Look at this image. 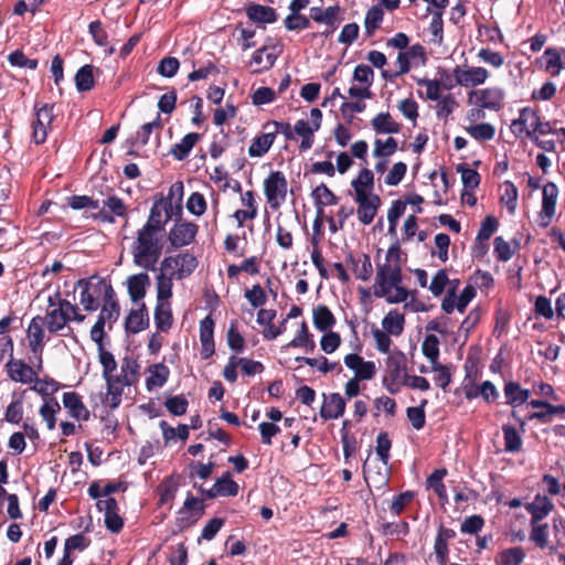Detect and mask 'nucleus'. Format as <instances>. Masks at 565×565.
Listing matches in <instances>:
<instances>
[{
  "instance_id": "a19ab883",
  "label": "nucleus",
  "mask_w": 565,
  "mask_h": 565,
  "mask_svg": "<svg viewBox=\"0 0 565 565\" xmlns=\"http://www.w3.org/2000/svg\"><path fill=\"white\" fill-rule=\"evenodd\" d=\"M317 130L312 129V126L308 120L300 119L294 126L295 135L301 137L300 149L308 150L313 145V135Z\"/></svg>"
},
{
  "instance_id": "f8f14e48",
  "label": "nucleus",
  "mask_w": 565,
  "mask_h": 565,
  "mask_svg": "<svg viewBox=\"0 0 565 565\" xmlns=\"http://www.w3.org/2000/svg\"><path fill=\"white\" fill-rule=\"evenodd\" d=\"M537 114L532 108L525 107L520 110L519 117L511 124L512 134L518 137H527L533 141H537L535 136V122Z\"/></svg>"
},
{
  "instance_id": "4be33fe9",
  "label": "nucleus",
  "mask_w": 565,
  "mask_h": 565,
  "mask_svg": "<svg viewBox=\"0 0 565 565\" xmlns=\"http://www.w3.org/2000/svg\"><path fill=\"white\" fill-rule=\"evenodd\" d=\"M209 499L221 497H234L238 493V484L232 479L230 472L224 473L216 480L214 486L209 490H202Z\"/></svg>"
},
{
  "instance_id": "ea45409f",
  "label": "nucleus",
  "mask_w": 565,
  "mask_h": 565,
  "mask_svg": "<svg viewBox=\"0 0 565 565\" xmlns=\"http://www.w3.org/2000/svg\"><path fill=\"white\" fill-rule=\"evenodd\" d=\"M76 288L81 290L79 302L87 311H95L98 308V301L92 292V284L88 280L81 279L76 282Z\"/></svg>"
},
{
  "instance_id": "f3484780",
  "label": "nucleus",
  "mask_w": 565,
  "mask_h": 565,
  "mask_svg": "<svg viewBox=\"0 0 565 565\" xmlns=\"http://www.w3.org/2000/svg\"><path fill=\"white\" fill-rule=\"evenodd\" d=\"M97 508L104 513L105 524L109 531L117 533L122 529L124 521L118 514V505L115 499H99Z\"/></svg>"
},
{
  "instance_id": "7c9ffc66",
  "label": "nucleus",
  "mask_w": 565,
  "mask_h": 565,
  "mask_svg": "<svg viewBox=\"0 0 565 565\" xmlns=\"http://www.w3.org/2000/svg\"><path fill=\"white\" fill-rule=\"evenodd\" d=\"M148 377L146 380V385L148 391H151L154 387H162L170 375V371L167 365L163 363L152 364L148 367Z\"/></svg>"
},
{
  "instance_id": "79ce46f5",
  "label": "nucleus",
  "mask_w": 565,
  "mask_h": 565,
  "mask_svg": "<svg viewBox=\"0 0 565 565\" xmlns=\"http://www.w3.org/2000/svg\"><path fill=\"white\" fill-rule=\"evenodd\" d=\"M466 131L471 138L479 142L492 140L495 135V128L490 122L470 125L466 127Z\"/></svg>"
},
{
  "instance_id": "bb28decb",
  "label": "nucleus",
  "mask_w": 565,
  "mask_h": 565,
  "mask_svg": "<svg viewBox=\"0 0 565 565\" xmlns=\"http://www.w3.org/2000/svg\"><path fill=\"white\" fill-rule=\"evenodd\" d=\"M150 285V277L147 273H139L128 277L127 287L132 301L137 302L146 296L147 287Z\"/></svg>"
},
{
  "instance_id": "052dcab7",
  "label": "nucleus",
  "mask_w": 565,
  "mask_h": 565,
  "mask_svg": "<svg viewBox=\"0 0 565 565\" xmlns=\"http://www.w3.org/2000/svg\"><path fill=\"white\" fill-rule=\"evenodd\" d=\"M383 15H384L383 10L377 6L372 7L366 12L365 20H364V28H365L367 35H372L375 32V30L380 28V25L383 21Z\"/></svg>"
},
{
  "instance_id": "423d86ee",
  "label": "nucleus",
  "mask_w": 565,
  "mask_h": 565,
  "mask_svg": "<svg viewBox=\"0 0 565 565\" xmlns=\"http://www.w3.org/2000/svg\"><path fill=\"white\" fill-rule=\"evenodd\" d=\"M264 194L269 207L280 209L288 194V181L281 171H271L264 180Z\"/></svg>"
},
{
  "instance_id": "b1692460",
  "label": "nucleus",
  "mask_w": 565,
  "mask_h": 565,
  "mask_svg": "<svg viewBox=\"0 0 565 565\" xmlns=\"http://www.w3.org/2000/svg\"><path fill=\"white\" fill-rule=\"evenodd\" d=\"M524 507L531 514V521H541L553 511L554 503L545 494L537 493L533 500L525 503Z\"/></svg>"
},
{
  "instance_id": "2f4dec72",
  "label": "nucleus",
  "mask_w": 565,
  "mask_h": 565,
  "mask_svg": "<svg viewBox=\"0 0 565 565\" xmlns=\"http://www.w3.org/2000/svg\"><path fill=\"white\" fill-rule=\"evenodd\" d=\"M500 203L503 204L509 214L513 215L516 211V203L519 191L516 186L511 181H504L500 188Z\"/></svg>"
},
{
  "instance_id": "4468645a",
  "label": "nucleus",
  "mask_w": 565,
  "mask_h": 565,
  "mask_svg": "<svg viewBox=\"0 0 565 565\" xmlns=\"http://www.w3.org/2000/svg\"><path fill=\"white\" fill-rule=\"evenodd\" d=\"M475 296L476 289L471 285L466 286L460 295L455 294L454 287L447 290V295L441 302V309L447 313H451L454 310L463 312Z\"/></svg>"
},
{
  "instance_id": "a18cd8bd",
  "label": "nucleus",
  "mask_w": 565,
  "mask_h": 565,
  "mask_svg": "<svg viewBox=\"0 0 565 565\" xmlns=\"http://www.w3.org/2000/svg\"><path fill=\"white\" fill-rule=\"evenodd\" d=\"M530 540L540 548L547 547L548 525L546 523H541V521H530Z\"/></svg>"
},
{
  "instance_id": "ddd939ff",
  "label": "nucleus",
  "mask_w": 565,
  "mask_h": 565,
  "mask_svg": "<svg viewBox=\"0 0 565 565\" xmlns=\"http://www.w3.org/2000/svg\"><path fill=\"white\" fill-rule=\"evenodd\" d=\"M354 202L358 204L356 215L359 221L369 225L373 222L379 207L381 206V199L377 194L369 193L353 196Z\"/></svg>"
},
{
  "instance_id": "de8ad7c7",
  "label": "nucleus",
  "mask_w": 565,
  "mask_h": 565,
  "mask_svg": "<svg viewBox=\"0 0 565 565\" xmlns=\"http://www.w3.org/2000/svg\"><path fill=\"white\" fill-rule=\"evenodd\" d=\"M61 409L58 402L55 398L46 399L40 407V415L46 423L47 429L53 430L55 428L56 413Z\"/></svg>"
},
{
  "instance_id": "9d476101",
  "label": "nucleus",
  "mask_w": 565,
  "mask_h": 565,
  "mask_svg": "<svg viewBox=\"0 0 565 565\" xmlns=\"http://www.w3.org/2000/svg\"><path fill=\"white\" fill-rule=\"evenodd\" d=\"M53 118V105L44 104L41 107L35 106V119L32 122V138L35 143L40 145L46 140Z\"/></svg>"
},
{
  "instance_id": "c85d7f7f",
  "label": "nucleus",
  "mask_w": 565,
  "mask_h": 565,
  "mask_svg": "<svg viewBox=\"0 0 565 565\" xmlns=\"http://www.w3.org/2000/svg\"><path fill=\"white\" fill-rule=\"evenodd\" d=\"M354 195L369 194L374 192V173L363 168L356 178L351 181Z\"/></svg>"
},
{
  "instance_id": "603ef678",
  "label": "nucleus",
  "mask_w": 565,
  "mask_h": 565,
  "mask_svg": "<svg viewBox=\"0 0 565 565\" xmlns=\"http://www.w3.org/2000/svg\"><path fill=\"white\" fill-rule=\"evenodd\" d=\"M504 448L508 452H516L522 447V438L516 429L510 425H503Z\"/></svg>"
},
{
  "instance_id": "473e14b6",
  "label": "nucleus",
  "mask_w": 565,
  "mask_h": 565,
  "mask_svg": "<svg viewBox=\"0 0 565 565\" xmlns=\"http://www.w3.org/2000/svg\"><path fill=\"white\" fill-rule=\"evenodd\" d=\"M313 324L319 331H328L335 324L334 315L327 306H317L312 311Z\"/></svg>"
},
{
  "instance_id": "2eb2a0df",
  "label": "nucleus",
  "mask_w": 565,
  "mask_h": 565,
  "mask_svg": "<svg viewBox=\"0 0 565 565\" xmlns=\"http://www.w3.org/2000/svg\"><path fill=\"white\" fill-rule=\"evenodd\" d=\"M344 364L354 373L355 380L371 381L376 374V365L373 361H365L361 355L350 353L344 356Z\"/></svg>"
},
{
  "instance_id": "f257e3e1",
  "label": "nucleus",
  "mask_w": 565,
  "mask_h": 565,
  "mask_svg": "<svg viewBox=\"0 0 565 565\" xmlns=\"http://www.w3.org/2000/svg\"><path fill=\"white\" fill-rule=\"evenodd\" d=\"M169 204L152 205L146 224L136 233L130 253L136 266L154 270L164 247V225L170 220Z\"/></svg>"
},
{
  "instance_id": "9b49d317",
  "label": "nucleus",
  "mask_w": 565,
  "mask_h": 565,
  "mask_svg": "<svg viewBox=\"0 0 565 565\" xmlns=\"http://www.w3.org/2000/svg\"><path fill=\"white\" fill-rule=\"evenodd\" d=\"M490 74L487 68L480 66H456L454 68V77L461 87H476L482 85Z\"/></svg>"
},
{
  "instance_id": "37998d69",
  "label": "nucleus",
  "mask_w": 565,
  "mask_h": 565,
  "mask_svg": "<svg viewBox=\"0 0 565 565\" xmlns=\"http://www.w3.org/2000/svg\"><path fill=\"white\" fill-rule=\"evenodd\" d=\"M199 140V134L190 132L185 135L180 142L175 143L171 149V154L178 159L183 160L186 158Z\"/></svg>"
},
{
  "instance_id": "13d9d810",
  "label": "nucleus",
  "mask_w": 565,
  "mask_h": 565,
  "mask_svg": "<svg viewBox=\"0 0 565 565\" xmlns=\"http://www.w3.org/2000/svg\"><path fill=\"white\" fill-rule=\"evenodd\" d=\"M545 58V70L552 75H559L563 64L561 60V54L555 49H546L544 52Z\"/></svg>"
},
{
  "instance_id": "5701e85b",
  "label": "nucleus",
  "mask_w": 565,
  "mask_h": 565,
  "mask_svg": "<svg viewBox=\"0 0 565 565\" xmlns=\"http://www.w3.org/2000/svg\"><path fill=\"white\" fill-rule=\"evenodd\" d=\"M345 411V401L339 393L323 395V404L320 409V416L323 419H337Z\"/></svg>"
},
{
  "instance_id": "e2e57ef3",
  "label": "nucleus",
  "mask_w": 565,
  "mask_h": 565,
  "mask_svg": "<svg viewBox=\"0 0 565 565\" xmlns=\"http://www.w3.org/2000/svg\"><path fill=\"white\" fill-rule=\"evenodd\" d=\"M407 172V166L399 161L393 164L387 174L385 175L384 182L386 185L396 186L401 183Z\"/></svg>"
},
{
  "instance_id": "bf43d9fd",
  "label": "nucleus",
  "mask_w": 565,
  "mask_h": 565,
  "mask_svg": "<svg viewBox=\"0 0 565 565\" xmlns=\"http://www.w3.org/2000/svg\"><path fill=\"white\" fill-rule=\"evenodd\" d=\"M423 354L431 362V364L438 363L439 356V341L438 338L434 334H428L425 337L422 343Z\"/></svg>"
},
{
  "instance_id": "49530a36",
  "label": "nucleus",
  "mask_w": 565,
  "mask_h": 565,
  "mask_svg": "<svg viewBox=\"0 0 565 565\" xmlns=\"http://www.w3.org/2000/svg\"><path fill=\"white\" fill-rule=\"evenodd\" d=\"M32 384L30 390L41 395L44 402L52 398L51 396L60 390V384L53 379H39L36 376V380L32 382Z\"/></svg>"
},
{
  "instance_id": "3c124183",
  "label": "nucleus",
  "mask_w": 565,
  "mask_h": 565,
  "mask_svg": "<svg viewBox=\"0 0 565 565\" xmlns=\"http://www.w3.org/2000/svg\"><path fill=\"white\" fill-rule=\"evenodd\" d=\"M525 557V553L522 547L515 546L503 550L499 554V565H520Z\"/></svg>"
},
{
  "instance_id": "69168bd1",
  "label": "nucleus",
  "mask_w": 565,
  "mask_h": 565,
  "mask_svg": "<svg viewBox=\"0 0 565 565\" xmlns=\"http://www.w3.org/2000/svg\"><path fill=\"white\" fill-rule=\"evenodd\" d=\"M147 321L143 310H135L127 317L126 328L130 332L137 333L146 328Z\"/></svg>"
},
{
  "instance_id": "412c9836",
  "label": "nucleus",
  "mask_w": 565,
  "mask_h": 565,
  "mask_svg": "<svg viewBox=\"0 0 565 565\" xmlns=\"http://www.w3.org/2000/svg\"><path fill=\"white\" fill-rule=\"evenodd\" d=\"M7 371L9 377L14 382L32 384V382L36 380L38 372L33 367L23 363L20 360L11 359L7 363Z\"/></svg>"
},
{
  "instance_id": "864d4df0",
  "label": "nucleus",
  "mask_w": 565,
  "mask_h": 565,
  "mask_svg": "<svg viewBox=\"0 0 565 565\" xmlns=\"http://www.w3.org/2000/svg\"><path fill=\"white\" fill-rule=\"evenodd\" d=\"M182 196H183V183L178 181V182H174L170 186L168 198L154 203L153 205L169 204L170 207L168 206V209H169V215L171 217L173 204L180 206Z\"/></svg>"
},
{
  "instance_id": "8fccbe9b",
  "label": "nucleus",
  "mask_w": 565,
  "mask_h": 565,
  "mask_svg": "<svg viewBox=\"0 0 565 565\" xmlns=\"http://www.w3.org/2000/svg\"><path fill=\"white\" fill-rule=\"evenodd\" d=\"M99 347H102V344ZM99 362L103 366V377L105 379L108 388L109 381L115 375L117 363L114 355L103 348H99Z\"/></svg>"
},
{
  "instance_id": "c03bdc74",
  "label": "nucleus",
  "mask_w": 565,
  "mask_h": 565,
  "mask_svg": "<svg viewBox=\"0 0 565 565\" xmlns=\"http://www.w3.org/2000/svg\"><path fill=\"white\" fill-rule=\"evenodd\" d=\"M248 18L258 23H271L276 21V12L270 7L253 4L247 9Z\"/></svg>"
},
{
  "instance_id": "c756f323",
  "label": "nucleus",
  "mask_w": 565,
  "mask_h": 565,
  "mask_svg": "<svg viewBox=\"0 0 565 565\" xmlns=\"http://www.w3.org/2000/svg\"><path fill=\"white\" fill-rule=\"evenodd\" d=\"M405 316L397 310L388 311L382 320V330L392 337H399L404 331Z\"/></svg>"
},
{
  "instance_id": "e433bc0d",
  "label": "nucleus",
  "mask_w": 565,
  "mask_h": 565,
  "mask_svg": "<svg viewBox=\"0 0 565 565\" xmlns=\"http://www.w3.org/2000/svg\"><path fill=\"white\" fill-rule=\"evenodd\" d=\"M557 196H558V189L553 182H550L544 185L543 200H542V213L547 218H552L555 214Z\"/></svg>"
},
{
  "instance_id": "7ed1b4c3",
  "label": "nucleus",
  "mask_w": 565,
  "mask_h": 565,
  "mask_svg": "<svg viewBox=\"0 0 565 565\" xmlns=\"http://www.w3.org/2000/svg\"><path fill=\"white\" fill-rule=\"evenodd\" d=\"M140 366L138 362L126 356L121 360L119 373L115 372V375L109 381V387L104 398V404L111 409L119 406L121 402V395L124 387L134 385L139 379Z\"/></svg>"
},
{
  "instance_id": "20e7f679",
  "label": "nucleus",
  "mask_w": 565,
  "mask_h": 565,
  "mask_svg": "<svg viewBox=\"0 0 565 565\" xmlns=\"http://www.w3.org/2000/svg\"><path fill=\"white\" fill-rule=\"evenodd\" d=\"M407 358L404 352L393 350L385 360L383 386L391 393L397 394L407 376Z\"/></svg>"
},
{
  "instance_id": "cd10ccee",
  "label": "nucleus",
  "mask_w": 565,
  "mask_h": 565,
  "mask_svg": "<svg viewBox=\"0 0 565 565\" xmlns=\"http://www.w3.org/2000/svg\"><path fill=\"white\" fill-rule=\"evenodd\" d=\"M275 141L274 132L270 129H264V131L256 136L248 148V154L253 158L263 157L268 152Z\"/></svg>"
},
{
  "instance_id": "39448f33",
  "label": "nucleus",
  "mask_w": 565,
  "mask_h": 565,
  "mask_svg": "<svg viewBox=\"0 0 565 565\" xmlns=\"http://www.w3.org/2000/svg\"><path fill=\"white\" fill-rule=\"evenodd\" d=\"M47 303L49 306L43 317L44 323L49 332L56 333L63 330L66 323L71 321V312H75V306L62 299L60 292L49 296Z\"/></svg>"
},
{
  "instance_id": "dca6fc26",
  "label": "nucleus",
  "mask_w": 565,
  "mask_h": 565,
  "mask_svg": "<svg viewBox=\"0 0 565 565\" xmlns=\"http://www.w3.org/2000/svg\"><path fill=\"white\" fill-rule=\"evenodd\" d=\"M198 231L196 224L181 221L171 227L168 238L173 247H183L190 245L195 239Z\"/></svg>"
},
{
  "instance_id": "680f3d73",
  "label": "nucleus",
  "mask_w": 565,
  "mask_h": 565,
  "mask_svg": "<svg viewBox=\"0 0 565 565\" xmlns=\"http://www.w3.org/2000/svg\"><path fill=\"white\" fill-rule=\"evenodd\" d=\"M188 211L194 216H201L207 209L204 195L200 192H193L186 201Z\"/></svg>"
},
{
  "instance_id": "6e6d98bb",
  "label": "nucleus",
  "mask_w": 565,
  "mask_h": 565,
  "mask_svg": "<svg viewBox=\"0 0 565 565\" xmlns=\"http://www.w3.org/2000/svg\"><path fill=\"white\" fill-rule=\"evenodd\" d=\"M447 475L446 469L435 470L427 479V484L443 500H447L446 487L443 483L444 477Z\"/></svg>"
},
{
  "instance_id": "393cba45",
  "label": "nucleus",
  "mask_w": 565,
  "mask_h": 565,
  "mask_svg": "<svg viewBox=\"0 0 565 565\" xmlns=\"http://www.w3.org/2000/svg\"><path fill=\"white\" fill-rule=\"evenodd\" d=\"M371 127L376 135H394L401 131L402 125L390 113H379L371 119Z\"/></svg>"
},
{
  "instance_id": "0eeeda50",
  "label": "nucleus",
  "mask_w": 565,
  "mask_h": 565,
  "mask_svg": "<svg viewBox=\"0 0 565 565\" xmlns=\"http://www.w3.org/2000/svg\"><path fill=\"white\" fill-rule=\"evenodd\" d=\"M119 317V306L114 298V290L109 286L106 290L103 308L99 312L98 319L90 330V339L102 344L104 338V329L106 323L116 321Z\"/></svg>"
},
{
  "instance_id": "6e6552de",
  "label": "nucleus",
  "mask_w": 565,
  "mask_h": 565,
  "mask_svg": "<svg viewBox=\"0 0 565 565\" xmlns=\"http://www.w3.org/2000/svg\"><path fill=\"white\" fill-rule=\"evenodd\" d=\"M198 267V259L190 253L164 257L160 269L178 280L189 277Z\"/></svg>"
},
{
  "instance_id": "a211bd4d",
  "label": "nucleus",
  "mask_w": 565,
  "mask_h": 565,
  "mask_svg": "<svg viewBox=\"0 0 565 565\" xmlns=\"http://www.w3.org/2000/svg\"><path fill=\"white\" fill-rule=\"evenodd\" d=\"M44 326H46L44 323V318L42 316H36L31 320L26 330L29 347L36 355L41 354L43 351L45 338Z\"/></svg>"
},
{
  "instance_id": "5fc2aeb1",
  "label": "nucleus",
  "mask_w": 565,
  "mask_h": 565,
  "mask_svg": "<svg viewBox=\"0 0 565 565\" xmlns=\"http://www.w3.org/2000/svg\"><path fill=\"white\" fill-rule=\"evenodd\" d=\"M338 11V7H328L327 9L323 10L320 8H311L310 17L317 22L326 23L327 25L333 26Z\"/></svg>"
},
{
  "instance_id": "72a5a7b5",
  "label": "nucleus",
  "mask_w": 565,
  "mask_h": 565,
  "mask_svg": "<svg viewBox=\"0 0 565 565\" xmlns=\"http://www.w3.org/2000/svg\"><path fill=\"white\" fill-rule=\"evenodd\" d=\"M349 262L352 265V270L355 277L362 281H367L373 274V266L369 255L363 254L358 258L349 256Z\"/></svg>"
},
{
  "instance_id": "c9c22d12",
  "label": "nucleus",
  "mask_w": 565,
  "mask_h": 565,
  "mask_svg": "<svg viewBox=\"0 0 565 565\" xmlns=\"http://www.w3.org/2000/svg\"><path fill=\"white\" fill-rule=\"evenodd\" d=\"M173 279L175 278L160 269L156 277L157 301H170L173 295Z\"/></svg>"
},
{
  "instance_id": "4d7b16f0",
  "label": "nucleus",
  "mask_w": 565,
  "mask_h": 565,
  "mask_svg": "<svg viewBox=\"0 0 565 565\" xmlns=\"http://www.w3.org/2000/svg\"><path fill=\"white\" fill-rule=\"evenodd\" d=\"M431 20L429 22V32L431 33V42L440 45L444 40L443 35V12H439V10H431Z\"/></svg>"
},
{
  "instance_id": "774afa93",
  "label": "nucleus",
  "mask_w": 565,
  "mask_h": 565,
  "mask_svg": "<svg viewBox=\"0 0 565 565\" xmlns=\"http://www.w3.org/2000/svg\"><path fill=\"white\" fill-rule=\"evenodd\" d=\"M312 196L321 205H334L338 203V198L326 184L318 185L313 190Z\"/></svg>"
},
{
  "instance_id": "0e129e2a",
  "label": "nucleus",
  "mask_w": 565,
  "mask_h": 565,
  "mask_svg": "<svg viewBox=\"0 0 565 565\" xmlns=\"http://www.w3.org/2000/svg\"><path fill=\"white\" fill-rule=\"evenodd\" d=\"M372 337L375 342V347L379 352L387 354L391 353V347H392V340L391 334H388L386 331L377 328L372 329Z\"/></svg>"
},
{
  "instance_id": "aec40b11",
  "label": "nucleus",
  "mask_w": 565,
  "mask_h": 565,
  "mask_svg": "<svg viewBox=\"0 0 565 565\" xmlns=\"http://www.w3.org/2000/svg\"><path fill=\"white\" fill-rule=\"evenodd\" d=\"M277 55L278 50L275 45H265L257 50L249 62V66L253 67V73H260L269 70L275 64Z\"/></svg>"
},
{
  "instance_id": "a878e982",
  "label": "nucleus",
  "mask_w": 565,
  "mask_h": 565,
  "mask_svg": "<svg viewBox=\"0 0 565 565\" xmlns=\"http://www.w3.org/2000/svg\"><path fill=\"white\" fill-rule=\"evenodd\" d=\"M63 405L68 411V414L76 420H87L89 418V411L84 405L81 396L77 393H64Z\"/></svg>"
},
{
  "instance_id": "1a4fd4ad",
  "label": "nucleus",
  "mask_w": 565,
  "mask_h": 565,
  "mask_svg": "<svg viewBox=\"0 0 565 565\" xmlns=\"http://www.w3.org/2000/svg\"><path fill=\"white\" fill-rule=\"evenodd\" d=\"M504 93L499 87L475 89L468 94V103L481 109L499 110L502 107Z\"/></svg>"
},
{
  "instance_id": "f03ea898",
  "label": "nucleus",
  "mask_w": 565,
  "mask_h": 565,
  "mask_svg": "<svg viewBox=\"0 0 565 565\" xmlns=\"http://www.w3.org/2000/svg\"><path fill=\"white\" fill-rule=\"evenodd\" d=\"M403 253L398 243H394L386 252L383 263H377L374 282V296L384 298L388 303L404 302L408 291L402 286Z\"/></svg>"
},
{
  "instance_id": "338daca9",
  "label": "nucleus",
  "mask_w": 565,
  "mask_h": 565,
  "mask_svg": "<svg viewBox=\"0 0 565 565\" xmlns=\"http://www.w3.org/2000/svg\"><path fill=\"white\" fill-rule=\"evenodd\" d=\"M448 284L450 282V279L448 278V275L445 269H440L436 273V275L433 277L428 289L434 296H440L447 288Z\"/></svg>"
},
{
  "instance_id": "f704fd0d",
  "label": "nucleus",
  "mask_w": 565,
  "mask_h": 565,
  "mask_svg": "<svg viewBox=\"0 0 565 565\" xmlns=\"http://www.w3.org/2000/svg\"><path fill=\"white\" fill-rule=\"evenodd\" d=\"M154 322L157 328L161 331H167L171 328L173 318L170 301H157Z\"/></svg>"
},
{
  "instance_id": "4c0bfd02",
  "label": "nucleus",
  "mask_w": 565,
  "mask_h": 565,
  "mask_svg": "<svg viewBox=\"0 0 565 565\" xmlns=\"http://www.w3.org/2000/svg\"><path fill=\"white\" fill-rule=\"evenodd\" d=\"M507 403L513 407L522 405L530 397V391L523 390L518 383L509 382L504 386Z\"/></svg>"
},
{
  "instance_id": "6ab92c4d",
  "label": "nucleus",
  "mask_w": 565,
  "mask_h": 565,
  "mask_svg": "<svg viewBox=\"0 0 565 565\" xmlns=\"http://www.w3.org/2000/svg\"><path fill=\"white\" fill-rule=\"evenodd\" d=\"M201 358L206 360L215 352L214 345V321L207 316L200 322Z\"/></svg>"
},
{
  "instance_id": "09e8293b",
  "label": "nucleus",
  "mask_w": 565,
  "mask_h": 565,
  "mask_svg": "<svg viewBox=\"0 0 565 565\" xmlns=\"http://www.w3.org/2000/svg\"><path fill=\"white\" fill-rule=\"evenodd\" d=\"M75 84L79 92L90 90L94 87V66H82L75 75Z\"/></svg>"
},
{
  "instance_id": "58836bf2",
  "label": "nucleus",
  "mask_w": 565,
  "mask_h": 565,
  "mask_svg": "<svg viewBox=\"0 0 565 565\" xmlns=\"http://www.w3.org/2000/svg\"><path fill=\"white\" fill-rule=\"evenodd\" d=\"M398 149V142L392 136L382 139L375 138L373 142L372 156L374 158H383L393 156Z\"/></svg>"
}]
</instances>
